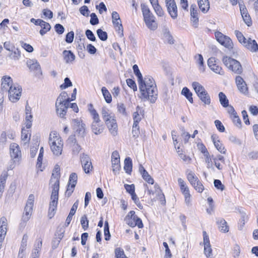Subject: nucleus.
I'll return each mask as SVG.
<instances>
[{
  "instance_id": "20",
  "label": "nucleus",
  "mask_w": 258,
  "mask_h": 258,
  "mask_svg": "<svg viewBox=\"0 0 258 258\" xmlns=\"http://www.w3.org/2000/svg\"><path fill=\"white\" fill-rule=\"evenodd\" d=\"M69 107L65 103L55 102L56 113L60 118H65Z\"/></svg>"
},
{
  "instance_id": "39",
  "label": "nucleus",
  "mask_w": 258,
  "mask_h": 258,
  "mask_svg": "<svg viewBox=\"0 0 258 258\" xmlns=\"http://www.w3.org/2000/svg\"><path fill=\"white\" fill-rule=\"evenodd\" d=\"M12 53L9 55V57L15 60H18L21 57V52L18 48L14 47L11 51Z\"/></svg>"
},
{
  "instance_id": "60",
  "label": "nucleus",
  "mask_w": 258,
  "mask_h": 258,
  "mask_svg": "<svg viewBox=\"0 0 258 258\" xmlns=\"http://www.w3.org/2000/svg\"><path fill=\"white\" fill-rule=\"evenodd\" d=\"M217 130L221 133H223L225 131V127L223 125L222 123L219 120H216L214 121Z\"/></svg>"
},
{
  "instance_id": "38",
  "label": "nucleus",
  "mask_w": 258,
  "mask_h": 258,
  "mask_svg": "<svg viewBox=\"0 0 258 258\" xmlns=\"http://www.w3.org/2000/svg\"><path fill=\"white\" fill-rule=\"evenodd\" d=\"M192 86L197 95H199L201 92H203L204 91H206L205 88L199 82H194L192 83Z\"/></svg>"
},
{
  "instance_id": "35",
  "label": "nucleus",
  "mask_w": 258,
  "mask_h": 258,
  "mask_svg": "<svg viewBox=\"0 0 258 258\" xmlns=\"http://www.w3.org/2000/svg\"><path fill=\"white\" fill-rule=\"evenodd\" d=\"M219 98L220 104L223 107H226L228 106V99L227 98L226 96L224 93L222 92H220L219 93Z\"/></svg>"
},
{
  "instance_id": "33",
  "label": "nucleus",
  "mask_w": 258,
  "mask_h": 258,
  "mask_svg": "<svg viewBox=\"0 0 258 258\" xmlns=\"http://www.w3.org/2000/svg\"><path fill=\"white\" fill-rule=\"evenodd\" d=\"M187 178L190 183L193 186L195 185L196 182H198V178L191 171L187 173Z\"/></svg>"
},
{
  "instance_id": "3",
  "label": "nucleus",
  "mask_w": 258,
  "mask_h": 258,
  "mask_svg": "<svg viewBox=\"0 0 258 258\" xmlns=\"http://www.w3.org/2000/svg\"><path fill=\"white\" fill-rule=\"evenodd\" d=\"M141 7L144 21L146 26L151 30H155L158 27L157 23L155 21V17L152 13L147 5L142 4Z\"/></svg>"
},
{
  "instance_id": "24",
  "label": "nucleus",
  "mask_w": 258,
  "mask_h": 258,
  "mask_svg": "<svg viewBox=\"0 0 258 258\" xmlns=\"http://www.w3.org/2000/svg\"><path fill=\"white\" fill-rule=\"evenodd\" d=\"M216 224L220 231L226 233L229 231V227L227 225V223L223 218H217Z\"/></svg>"
},
{
  "instance_id": "19",
  "label": "nucleus",
  "mask_w": 258,
  "mask_h": 258,
  "mask_svg": "<svg viewBox=\"0 0 258 258\" xmlns=\"http://www.w3.org/2000/svg\"><path fill=\"white\" fill-rule=\"evenodd\" d=\"M235 83L238 90L240 93L247 95L248 93V88L245 82L240 76H237L235 78Z\"/></svg>"
},
{
  "instance_id": "10",
  "label": "nucleus",
  "mask_w": 258,
  "mask_h": 258,
  "mask_svg": "<svg viewBox=\"0 0 258 258\" xmlns=\"http://www.w3.org/2000/svg\"><path fill=\"white\" fill-rule=\"evenodd\" d=\"M216 40L223 46L231 50L233 48V44L230 38L219 31L215 33Z\"/></svg>"
},
{
  "instance_id": "52",
  "label": "nucleus",
  "mask_w": 258,
  "mask_h": 258,
  "mask_svg": "<svg viewBox=\"0 0 258 258\" xmlns=\"http://www.w3.org/2000/svg\"><path fill=\"white\" fill-rule=\"evenodd\" d=\"M142 176L143 178L148 183L151 184H154V179L149 175L147 171H146L145 173L142 174Z\"/></svg>"
},
{
  "instance_id": "12",
  "label": "nucleus",
  "mask_w": 258,
  "mask_h": 258,
  "mask_svg": "<svg viewBox=\"0 0 258 258\" xmlns=\"http://www.w3.org/2000/svg\"><path fill=\"white\" fill-rule=\"evenodd\" d=\"M166 7L171 17L175 19L178 16L177 7L175 0H165Z\"/></svg>"
},
{
  "instance_id": "29",
  "label": "nucleus",
  "mask_w": 258,
  "mask_h": 258,
  "mask_svg": "<svg viewBox=\"0 0 258 258\" xmlns=\"http://www.w3.org/2000/svg\"><path fill=\"white\" fill-rule=\"evenodd\" d=\"M133 164L131 158L129 157L125 158L124 161V170L125 172L128 174H131L132 171Z\"/></svg>"
},
{
  "instance_id": "48",
  "label": "nucleus",
  "mask_w": 258,
  "mask_h": 258,
  "mask_svg": "<svg viewBox=\"0 0 258 258\" xmlns=\"http://www.w3.org/2000/svg\"><path fill=\"white\" fill-rule=\"evenodd\" d=\"M112 23L114 26V27L118 28L117 31H118V33H120L121 31V35H123V27L121 23V20H117L115 21L114 20H112Z\"/></svg>"
},
{
  "instance_id": "31",
  "label": "nucleus",
  "mask_w": 258,
  "mask_h": 258,
  "mask_svg": "<svg viewBox=\"0 0 258 258\" xmlns=\"http://www.w3.org/2000/svg\"><path fill=\"white\" fill-rule=\"evenodd\" d=\"M8 176V175L7 172H3L0 176V192L3 193L4 191Z\"/></svg>"
},
{
  "instance_id": "25",
  "label": "nucleus",
  "mask_w": 258,
  "mask_h": 258,
  "mask_svg": "<svg viewBox=\"0 0 258 258\" xmlns=\"http://www.w3.org/2000/svg\"><path fill=\"white\" fill-rule=\"evenodd\" d=\"M63 59L67 63H72L75 60L76 56L71 50H63L62 52Z\"/></svg>"
},
{
  "instance_id": "46",
  "label": "nucleus",
  "mask_w": 258,
  "mask_h": 258,
  "mask_svg": "<svg viewBox=\"0 0 258 258\" xmlns=\"http://www.w3.org/2000/svg\"><path fill=\"white\" fill-rule=\"evenodd\" d=\"M80 222L82 226V228L84 230H86L89 227V220H88L86 215H83L81 217Z\"/></svg>"
},
{
  "instance_id": "44",
  "label": "nucleus",
  "mask_w": 258,
  "mask_h": 258,
  "mask_svg": "<svg viewBox=\"0 0 258 258\" xmlns=\"http://www.w3.org/2000/svg\"><path fill=\"white\" fill-rule=\"evenodd\" d=\"M97 36L102 41H105L107 39V33L101 29H98L96 31Z\"/></svg>"
},
{
  "instance_id": "15",
  "label": "nucleus",
  "mask_w": 258,
  "mask_h": 258,
  "mask_svg": "<svg viewBox=\"0 0 258 258\" xmlns=\"http://www.w3.org/2000/svg\"><path fill=\"white\" fill-rule=\"evenodd\" d=\"M27 67L31 71L34 72L37 77H40L42 75L40 65L36 60L29 59L27 61Z\"/></svg>"
},
{
  "instance_id": "28",
  "label": "nucleus",
  "mask_w": 258,
  "mask_h": 258,
  "mask_svg": "<svg viewBox=\"0 0 258 258\" xmlns=\"http://www.w3.org/2000/svg\"><path fill=\"white\" fill-rule=\"evenodd\" d=\"M199 7L201 11L206 13L210 8V4L208 0H198Z\"/></svg>"
},
{
  "instance_id": "45",
  "label": "nucleus",
  "mask_w": 258,
  "mask_h": 258,
  "mask_svg": "<svg viewBox=\"0 0 258 258\" xmlns=\"http://www.w3.org/2000/svg\"><path fill=\"white\" fill-rule=\"evenodd\" d=\"M65 232V229L64 227H58L56 230V235L57 236L59 240H58V242L57 243V245L58 244L60 241L62 239V238L64 236V233Z\"/></svg>"
},
{
  "instance_id": "22",
  "label": "nucleus",
  "mask_w": 258,
  "mask_h": 258,
  "mask_svg": "<svg viewBox=\"0 0 258 258\" xmlns=\"http://www.w3.org/2000/svg\"><path fill=\"white\" fill-rule=\"evenodd\" d=\"M243 46L252 52H258V44L255 40L248 38Z\"/></svg>"
},
{
  "instance_id": "2",
  "label": "nucleus",
  "mask_w": 258,
  "mask_h": 258,
  "mask_svg": "<svg viewBox=\"0 0 258 258\" xmlns=\"http://www.w3.org/2000/svg\"><path fill=\"white\" fill-rule=\"evenodd\" d=\"M101 115L111 134L115 136L117 134V125L114 117L111 115L106 107H102Z\"/></svg>"
},
{
  "instance_id": "6",
  "label": "nucleus",
  "mask_w": 258,
  "mask_h": 258,
  "mask_svg": "<svg viewBox=\"0 0 258 258\" xmlns=\"http://www.w3.org/2000/svg\"><path fill=\"white\" fill-rule=\"evenodd\" d=\"M224 64L235 74L240 75L243 72L242 67L239 61L227 56H224L222 58Z\"/></svg>"
},
{
  "instance_id": "21",
  "label": "nucleus",
  "mask_w": 258,
  "mask_h": 258,
  "mask_svg": "<svg viewBox=\"0 0 258 258\" xmlns=\"http://www.w3.org/2000/svg\"><path fill=\"white\" fill-rule=\"evenodd\" d=\"M13 80L9 76H4L2 79L1 87L3 92H7L10 89V87H13Z\"/></svg>"
},
{
  "instance_id": "43",
  "label": "nucleus",
  "mask_w": 258,
  "mask_h": 258,
  "mask_svg": "<svg viewBox=\"0 0 258 258\" xmlns=\"http://www.w3.org/2000/svg\"><path fill=\"white\" fill-rule=\"evenodd\" d=\"M240 11L243 21L248 26H250L252 24L250 16L247 13L242 12L241 10Z\"/></svg>"
},
{
  "instance_id": "50",
  "label": "nucleus",
  "mask_w": 258,
  "mask_h": 258,
  "mask_svg": "<svg viewBox=\"0 0 258 258\" xmlns=\"http://www.w3.org/2000/svg\"><path fill=\"white\" fill-rule=\"evenodd\" d=\"M132 133L133 136L135 139L139 137L140 134L139 124H137L136 123H133Z\"/></svg>"
},
{
  "instance_id": "58",
  "label": "nucleus",
  "mask_w": 258,
  "mask_h": 258,
  "mask_svg": "<svg viewBox=\"0 0 258 258\" xmlns=\"http://www.w3.org/2000/svg\"><path fill=\"white\" fill-rule=\"evenodd\" d=\"M164 36L167 40L168 42L170 44H173L174 43V39L171 35L170 32L169 30L166 29L164 33Z\"/></svg>"
},
{
  "instance_id": "8",
  "label": "nucleus",
  "mask_w": 258,
  "mask_h": 258,
  "mask_svg": "<svg viewBox=\"0 0 258 258\" xmlns=\"http://www.w3.org/2000/svg\"><path fill=\"white\" fill-rule=\"evenodd\" d=\"M125 220L126 223L132 227L138 226L139 228H142L144 226L142 220L135 215L134 211H131L126 216Z\"/></svg>"
},
{
  "instance_id": "63",
  "label": "nucleus",
  "mask_w": 258,
  "mask_h": 258,
  "mask_svg": "<svg viewBox=\"0 0 258 258\" xmlns=\"http://www.w3.org/2000/svg\"><path fill=\"white\" fill-rule=\"evenodd\" d=\"M156 14L159 17H162L164 15V13L162 7L159 5L153 7Z\"/></svg>"
},
{
  "instance_id": "47",
  "label": "nucleus",
  "mask_w": 258,
  "mask_h": 258,
  "mask_svg": "<svg viewBox=\"0 0 258 258\" xmlns=\"http://www.w3.org/2000/svg\"><path fill=\"white\" fill-rule=\"evenodd\" d=\"M80 160L82 164V165L88 164L90 162H91V159L90 157L84 153H83L80 156Z\"/></svg>"
},
{
  "instance_id": "37",
  "label": "nucleus",
  "mask_w": 258,
  "mask_h": 258,
  "mask_svg": "<svg viewBox=\"0 0 258 258\" xmlns=\"http://www.w3.org/2000/svg\"><path fill=\"white\" fill-rule=\"evenodd\" d=\"M181 94L186 97L190 103H193L192 94L187 87H184L182 89Z\"/></svg>"
},
{
  "instance_id": "4",
  "label": "nucleus",
  "mask_w": 258,
  "mask_h": 258,
  "mask_svg": "<svg viewBox=\"0 0 258 258\" xmlns=\"http://www.w3.org/2000/svg\"><path fill=\"white\" fill-rule=\"evenodd\" d=\"M49 144L51 151L56 156L61 154L63 147V143L61 138L57 136V133L54 132L50 134L49 138Z\"/></svg>"
},
{
  "instance_id": "16",
  "label": "nucleus",
  "mask_w": 258,
  "mask_h": 258,
  "mask_svg": "<svg viewBox=\"0 0 258 258\" xmlns=\"http://www.w3.org/2000/svg\"><path fill=\"white\" fill-rule=\"evenodd\" d=\"M8 222L5 217H2L0 219V249L2 248V243L6 237L7 232Z\"/></svg>"
},
{
  "instance_id": "1",
  "label": "nucleus",
  "mask_w": 258,
  "mask_h": 258,
  "mask_svg": "<svg viewBox=\"0 0 258 258\" xmlns=\"http://www.w3.org/2000/svg\"><path fill=\"white\" fill-rule=\"evenodd\" d=\"M133 70L135 75L138 78L139 88L141 93L140 97L144 100H149L152 103H155L157 99L158 92L154 80L150 76H145L143 79L137 64L133 66Z\"/></svg>"
},
{
  "instance_id": "17",
  "label": "nucleus",
  "mask_w": 258,
  "mask_h": 258,
  "mask_svg": "<svg viewBox=\"0 0 258 258\" xmlns=\"http://www.w3.org/2000/svg\"><path fill=\"white\" fill-rule=\"evenodd\" d=\"M72 125L74 130L80 135H83L85 131V124L82 120L79 119H73L72 120Z\"/></svg>"
},
{
  "instance_id": "30",
  "label": "nucleus",
  "mask_w": 258,
  "mask_h": 258,
  "mask_svg": "<svg viewBox=\"0 0 258 258\" xmlns=\"http://www.w3.org/2000/svg\"><path fill=\"white\" fill-rule=\"evenodd\" d=\"M198 96L205 104L209 105L211 103V98L208 92L206 91L201 92Z\"/></svg>"
},
{
  "instance_id": "55",
  "label": "nucleus",
  "mask_w": 258,
  "mask_h": 258,
  "mask_svg": "<svg viewBox=\"0 0 258 258\" xmlns=\"http://www.w3.org/2000/svg\"><path fill=\"white\" fill-rule=\"evenodd\" d=\"M68 96V94L66 92L63 91L62 92L57 98L56 99V102L58 103L64 102L65 100H66L67 97Z\"/></svg>"
},
{
  "instance_id": "40",
  "label": "nucleus",
  "mask_w": 258,
  "mask_h": 258,
  "mask_svg": "<svg viewBox=\"0 0 258 258\" xmlns=\"http://www.w3.org/2000/svg\"><path fill=\"white\" fill-rule=\"evenodd\" d=\"M28 239V236L27 234H24L23 236V238L21 241V247L19 251V256H20V254L23 253V251L26 249L27 246V242Z\"/></svg>"
},
{
  "instance_id": "62",
  "label": "nucleus",
  "mask_w": 258,
  "mask_h": 258,
  "mask_svg": "<svg viewBox=\"0 0 258 258\" xmlns=\"http://www.w3.org/2000/svg\"><path fill=\"white\" fill-rule=\"evenodd\" d=\"M76 185H74V184H69V183L68 184L67 188L66 190V191L65 192V195L68 197H69L71 196L73 192L74 188L75 187Z\"/></svg>"
},
{
  "instance_id": "64",
  "label": "nucleus",
  "mask_w": 258,
  "mask_h": 258,
  "mask_svg": "<svg viewBox=\"0 0 258 258\" xmlns=\"http://www.w3.org/2000/svg\"><path fill=\"white\" fill-rule=\"evenodd\" d=\"M214 184L215 187L218 189L221 190V191H223L224 189V185L219 179H215L214 180Z\"/></svg>"
},
{
  "instance_id": "5",
  "label": "nucleus",
  "mask_w": 258,
  "mask_h": 258,
  "mask_svg": "<svg viewBox=\"0 0 258 258\" xmlns=\"http://www.w3.org/2000/svg\"><path fill=\"white\" fill-rule=\"evenodd\" d=\"M34 201V196L32 194L30 195L24 209V212L22 217L21 222L20 223V226L22 228H24L26 226L27 222L31 217L33 211Z\"/></svg>"
},
{
  "instance_id": "23",
  "label": "nucleus",
  "mask_w": 258,
  "mask_h": 258,
  "mask_svg": "<svg viewBox=\"0 0 258 258\" xmlns=\"http://www.w3.org/2000/svg\"><path fill=\"white\" fill-rule=\"evenodd\" d=\"M212 140L214 144L215 148L217 150L222 154H225L226 152L224 146L222 143L218 139V137L217 135L214 134L211 136Z\"/></svg>"
},
{
  "instance_id": "26",
  "label": "nucleus",
  "mask_w": 258,
  "mask_h": 258,
  "mask_svg": "<svg viewBox=\"0 0 258 258\" xmlns=\"http://www.w3.org/2000/svg\"><path fill=\"white\" fill-rule=\"evenodd\" d=\"M88 111L92 116L93 119L92 123L102 122L100 119L99 115L96 110L94 108L93 104H89L88 105Z\"/></svg>"
},
{
  "instance_id": "51",
  "label": "nucleus",
  "mask_w": 258,
  "mask_h": 258,
  "mask_svg": "<svg viewBox=\"0 0 258 258\" xmlns=\"http://www.w3.org/2000/svg\"><path fill=\"white\" fill-rule=\"evenodd\" d=\"M115 254L116 258H128L124 254L123 249L119 247L115 249Z\"/></svg>"
},
{
  "instance_id": "18",
  "label": "nucleus",
  "mask_w": 258,
  "mask_h": 258,
  "mask_svg": "<svg viewBox=\"0 0 258 258\" xmlns=\"http://www.w3.org/2000/svg\"><path fill=\"white\" fill-rule=\"evenodd\" d=\"M10 153L12 158L14 161H19L21 157V153L19 145L15 143H12L10 146Z\"/></svg>"
},
{
  "instance_id": "14",
  "label": "nucleus",
  "mask_w": 258,
  "mask_h": 258,
  "mask_svg": "<svg viewBox=\"0 0 258 258\" xmlns=\"http://www.w3.org/2000/svg\"><path fill=\"white\" fill-rule=\"evenodd\" d=\"M111 164L113 173L114 174L119 173L121 166L120 164V156L117 151H114L112 153Z\"/></svg>"
},
{
  "instance_id": "42",
  "label": "nucleus",
  "mask_w": 258,
  "mask_h": 258,
  "mask_svg": "<svg viewBox=\"0 0 258 258\" xmlns=\"http://www.w3.org/2000/svg\"><path fill=\"white\" fill-rule=\"evenodd\" d=\"M234 34L236 35L238 41L243 45L244 42H246L247 39L245 38V37L243 36L241 32L238 30H235L234 31Z\"/></svg>"
},
{
  "instance_id": "56",
  "label": "nucleus",
  "mask_w": 258,
  "mask_h": 258,
  "mask_svg": "<svg viewBox=\"0 0 258 258\" xmlns=\"http://www.w3.org/2000/svg\"><path fill=\"white\" fill-rule=\"evenodd\" d=\"M90 23L92 25H96L99 23V19L95 13H92L90 14Z\"/></svg>"
},
{
  "instance_id": "36",
  "label": "nucleus",
  "mask_w": 258,
  "mask_h": 258,
  "mask_svg": "<svg viewBox=\"0 0 258 258\" xmlns=\"http://www.w3.org/2000/svg\"><path fill=\"white\" fill-rule=\"evenodd\" d=\"M101 91L105 101L107 103H110L112 101V97L110 92L105 87H102Z\"/></svg>"
},
{
  "instance_id": "59",
  "label": "nucleus",
  "mask_w": 258,
  "mask_h": 258,
  "mask_svg": "<svg viewBox=\"0 0 258 258\" xmlns=\"http://www.w3.org/2000/svg\"><path fill=\"white\" fill-rule=\"evenodd\" d=\"M85 34L87 38L92 41H96V39L92 31L89 29H87L85 31Z\"/></svg>"
},
{
  "instance_id": "57",
  "label": "nucleus",
  "mask_w": 258,
  "mask_h": 258,
  "mask_svg": "<svg viewBox=\"0 0 258 258\" xmlns=\"http://www.w3.org/2000/svg\"><path fill=\"white\" fill-rule=\"evenodd\" d=\"M127 86L131 89H133L134 91L137 90V87L135 82L132 79H127L126 80Z\"/></svg>"
},
{
  "instance_id": "49",
  "label": "nucleus",
  "mask_w": 258,
  "mask_h": 258,
  "mask_svg": "<svg viewBox=\"0 0 258 258\" xmlns=\"http://www.w3.org/2000/svg\"><path fill=\"white\" fill-rule=\"evenodd\" d=\"M233 121L234 124L239 128L241 127V121L237 113L233 116L230 117Z\"/></svg>"
},
{
  "instance_id": "9",
  "label": "nucleus",
  "mask_w": 258,
  "mask_h": 258,
  "mask_svg": "<svg viewBox=\"0 0 258 258\" xmlns=\"http://www.w3.org/2000/svg\"><path fill=\"white\" fill-rule=\"evenodd\" d=\"M58 191L52 190L50 197L51 201L49 203V208L48 210V216L50 218H52L55 215L56 211L58 199Z\"/></svg>"
},
{
  "instance_id": "53",
  "label": "nucleus",
  "mask_w": 258,
  "mask_h": 258,
  "mask_svg": "<svg viewBox=\"0 0 258 258\" xmlns=\"http://www.w3.org/2000/svg\"><path fill=\"white\" fill-rule=\"evenodd\" d=\"M204 253L207 258H212V249L211 245L204 246Z\"/></svg>"
},
{
  "instance_id": "54",
  "label": "nucleus",
  "mask_w": 258,
  "mask_h": 258,
  "mask_svg": "<svg viewBox=\"0 0 258 258\" xmlns=\"http://www.w3.org/2000/svg\"><path fill=\"white\" fill-rule=\"evenodd\" d=\"M78 176L76 173H72L70 174L69 177V184H74L76 185L77 182Z\"/></svg>"
},
{
  "instance_id": "32",
  "label": "nucleus",
  "mask_w": 258,
  "mask_h": 258,
  "mask_svg": "<svg viewBox=\"0 0 258 258\" xmlns=\"http://www.w3.org/2000/svg\"><path fill=\"white\" fill-rule=\"evenodd\" d=\"M42 24L40 25V26L41 27V29L40 30L39 32L41 35L43 36L48 31H49L51 29L50 25L43 20V23H41Z\"/></svg>"
},
{
  "instance_id": "27",
  "label": "nucleus",
  "mask_w": 258,
  "mask_h": 258,
  "mask_svg": "<svg viewBox=\"0 0 258 258\" xmlns=\"http://www.w3.org/2000/svg\"><path fill=\"white\" fill-rule=\"evenodd\" d=\"M91 129L95 135H97L101 134L104 129L103 123H92Z\"/></svg>"
},
{
  "instance_id": "7",
  "label": "nucleus",
  "mask_w": 258,
  "mask_h": 258,
  "mask_svg": "<svg viewBox=\"0 0 258 258\" xmlns=\"http://www.w3.org/2000/svg\"><path fill=\"white\" fill-rule=\"evenodd\" d=\"M60 167L56 164L52 171V173L50 180L49 184L52 190L59 191V178H60Z\"/></svg>"
},
{
  "instance_id": "41",
  "label": "nucleus",
  "mask_w": 258,
  "mask_h": 258,
  "mask_svg": "<svg viewBox=\"0 0 258 258\" xmlns=\"http://www.w3.org/2000/svg\"><path fill=\"white\" fill-rule=\"evenodd\" d=\"M104 233L105 240H109L110 238L111 235L109 231V226L107 221L104 223Z\"/></svg>"
},
{
  "instance_id": "11",
  "label": "nucleus",
  "mask_w": 258,
  "mask_h": 258,
  "mask_svg": "<svg viewBox=\"0 0 258 258\" xmlns=\"http://www.w3.org/2000/svg\"><path fill=\"white\" fill-rule=\"evenodd\" d=\"M9 92V98L12 102L18 101L21 96L22 88L18 85L10 87Z\"/></svg>"
},
{
  "instance_id": "34",
  "label": "nucleus",
  "mask_w": 258,
  "mask_h": 258,
  "mask_svg": "<svg viewBox=\"0 0 258 258\" xmlns=\"http://www.w3.org/2000/svg\"><path fill=\"white\" fill-rule=\"evenodd\" d=\"M31 135L29 133V131L25 128L22 129L21 132V139L24 142V144L29 143L30 140Z\"/></svg>"
},
{
  "instance_id": "61",
  "label": "nucleus",
  "mask_w": 258,
  "mask_h": 258,
  "mask_svg": "<svg viewBox=\"0 0 258 258\" xmlns=\"http://www.w3.org/2000/svg\"><path fill=\"white\" fill-rule=\"evenodd\" d=\"M64 83L60 86L61 89H65L72 86V83L69 78H66L64 80Z\"/></svg>"
},
{
  "instance_id": "13",
  "label": "nucleus",
  "mask_w": 258,
  "mask_h": 258,
  "mask_svg": "<svg viewBox=\"0 0 258 258\" xmlns=\"http://www.w3.org/2000/svg\"><path fill=\"white\" fill-rule=\"evenodd\" d=\"M218 59L214 57H211L208 60L207 63L210 69L216 74L220 75H224V71L221 66L218 64Z\"/></svg>"
}]
</instances>
